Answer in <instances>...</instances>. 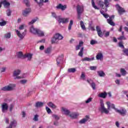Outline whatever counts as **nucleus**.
I'll return each mask as SVG.
<instances>
[{
  "label": "nucleus",
  "mask_w": 128,
  "mask_h": 128,
  "mask_svg": "<svg viewBox=\"0 0 128 128\" xmlns=\"http://www.w3.org/2000/svg\"><path fill=\"white\" fill-rule=\"evenodd\" d=\"M61 110L62 112H64V114H65L66 116H69L70 114V111L68 110V108H66L62 107Z\"/></svg>",
  "instance_id": "nucleus-14"
},
{
  "label": "nucleus",
  "mask_w": 128,
  "mask_h": 128,
  "mask_svg": "<svg viewBox=\"0 0 128 128\" xmlns=\"http://www.w3.org/2000/svg\"><path fill=\"white\" fill-rule=\"evenodd\" d=\"M20 74V70H14L13 72V77L14 78V80H20L22 78V76H18Z\"/></svg>",
  "instance_id": "nucleus-6"
},
{
  "label": "nucleus",
  "mask_w": 128,
  "mask_h": 128,
  "mask_svg": "<svg viewBox=\"0 0 128 128\" xmlns=\"http://www.w3.org/2000/svg\"><path fill=\"white\" fill-rule=\"evenodd\" d=\"M98 34V36H100V38H102V36H104V34H102V32H97Z\"/></svg>",
  "instance_id": "nucleus-49"
},
{
  "label": "nucleus",
  "mask_w": 128,
  "mask_h": 128,
  "mask_svg": "<svg viewBox=\"0 0 128 128\" xmlns=\"http://www.w3.org/2000/svg\"><path fill=\"white\" fill-rule=\"evenodd\" d=\"M109 18H110L107 19V22H108L110 26H116V24L114 23V22H112V20H114V15H112L109 16Z\"/></svg>",
  "instance_id": "nucleus-10"
},
{
  "label": "nucleus",
  "mask_w": 128,
  "mask_h": 128,
  "mask_svg": "<svg viewBox=\"0 0 128 128\" xmlns=\"http://www.w3.org/2000/svg\"><path fill=\"white\" fill-rule=\"evenodd\" d=\"M96 58L98 60H102V58H104V55L102 53H98V54L96 56Z\"/></svg>",
  "instance_id": "nucleus-25"
},
{
  "label": "nucleus",
  "mask_w": 128,
  "mask_h": 128,
  "mask_svg": "<svg viewBox=\"0 0 128 128\" xmlns=\"http://www.w3.org/2000/svg\"><path fill=\"white\" fill-rule=\"evenodd\" d=\"M90 70H96V66H90Z\"/></svg>",
  "instance_id": "nucleus-58"
},
{
  "label": "nucleus",
  "mask_w": 128,
  "mask_h": 128,
  "mask_svg": "<svg viewBox=\"0 0 128 128\" xmlns=\"http://www.w3.org/2000/svg\"><path fill=\"white\" fill-rule=\"evenodd\" d=\"M76 10L78 14V20H80L82 14V12H84V6L78 5L76 7Z\"/></svg>",
  "instance_id": "nucleus-4"
},
{
  "label": "nucleus",
  "mask_w": 128,
  "mask_h": 128,
  "mask_svg": "<svg viewBox=\"0 0 128 128\" xmlns=\"http://www.w3.org/2000/svg\"><path fill=\"white\" fill-rule=\"evenodd\" d=\"M17 36L20 38V40H24V38L26 34V30H24V32L21 34L18 30H16Z\"/></svg>",
  "instance_id": "nucleus-8"
},
{
  "label": "nucleus",
  "mask_w": 128,
  "mask_h": 128,
  "mask_svg": "<svg viewBox=\"0 0 128 128\" xmlns=\"http://www.w3.org/2000/svg\"><path fill=\"white\" fill-rule=\"evenodd\" d=\"M2 112H6L8 110V106L6 102H4L2 105Z\"/></svg>",
  "instance_id": "nucleus-13"
},
{
  "label": "nucleus",
  "mask_w": 128,
  "mask_h": 128,
  "mask_svg": "<svg viewBox=\"0 0 128 128\" xmlns=\"http://www.w3.org/2000/svg\"><path fill=\"white\" fill-rule=\"evenodd\" d=\"M90 44H92V46H94V44H98V41L92 40H90Z\"/></svg>",
  "instance_id": "nucleus-46"
},
{
  "label": "nucleus",
  "mask_w": 128,
  "mask_h": 128,
  "mask_svg": "<svg viewBox=\"0 0 128 128\" xmlns=\"http://www.w3.org/2000/svg\"><path fill=\"white\" fill-rule=\"evenodd\" d=\"M64 62V54H62L59 56L58 58H56V64L57 66H60V64H62V62Z\"/></svg>",
  "instance_id": "nucleus-9"
},
{
  "label": "nucleus",
  "mask_w": 128,
  "mask_h": 128,
  "mask_svg": "<svg viewBox=\"0 0 128 128\" xmlns=\"http://www.w3.org/2000/svg\"><path fill=\"white\" fill-rule=\"evenodd\" d=\"M44 52L46 54H50V52H52V48H48L46 50H45Z\"/></svg>",
  "instance_id": "nucleus-33"
},
{
  "label": "nucleus",
  "mask_w": 128,
  "mask_h": 128,
  "mask_svg": "<svg viewBox=\"0 0 128 128\" xmlns=\"http://www.w3.org/2000/svg\"><path fill=\"white\" fill-rule=\"evenodd\" d=\"M6 67L2 68H1V72H6Z\"/></svg>",
  "instance_id": "nucleus-61"
},
{
  "label": "nucleus",
  "mask_w": 128,
  "mask_h": 128,
  "mask_svg": "<svg viewBox=\"0 0 128 128\" xmlns=\"http://www.w3.org/2000/svg\"><path fill=\"white\" fill-rule=\"evenodd\" d=\"M56 8L57 10H66V5H62V4H60L56 6Z\"/></svg>",
  "instance_id": "nucleus-15"
},
{
  "label": "nucleus",
  "mask_w": 128,
  "mask_h": 128,
  "mask_svg": "<svg viewBox=\"0 0 128 128\" xmlns=\"http://www.w3.org/2000/svg\"><path fill=\"white\" fill-rule=\"evenodd\" d=\"M64 38V37L60 35V34H56L52 38L51 40V42L52 44H58V41L60 40H62Z\"/></svg>",
  "instance_id": "nucleus-3"
},
{
  "label": "nucleus",
  "mask_w": 128,
  "mask_h": 128,
  "mask_svg": "<svg viewBox=\"0 0 128 128\" xmlns=\"http://www.w3.org/2000/svg\"><path fill=\"white\" fill-rule=\"evenodd\" d=\"M90 86L92 88V90H96V83L94 82H92V84L90 85Z\"/></svg>",
  "instance_id": "nucleus-48"
},
{
  "label": "nucleus",
  "mask_w": 128,
  "mask_h": 128,
  "mask_svg": "<svg viewBox=\"0 0 128 128\" xmlns=\"http://www.w3.org/2000/svg\"><path fill=\"white\" fill-rule=\"evenodd\" d=\"M34 106L36 108H42L44 106V102H36Z\"/></svg>",
  "instance_id": "nucleus-18"
},
{
  "label": "nucleus",
  "mask_w": 128,
  "mask_h": 128,
  "mask_svg": "<svg viewBox=\"0 0 128 128\" xmlns=\"http://www.w3.org/2000/svg\"><path fill=\"white\" fill-rule=\"evenodd\" d=\"M96 30L97 32H98L102 31V29L100 28V26H96Z\"/></svg>",
  "instance_id": "nucleus-52"
},
{
  "label": "nucleus",
  "mask_w": 128,
  "mask_h": 128,
  "mask_svg": "<svg viewBox=\"0 0 128 128\" xmlns=\"http://www.w3.org/2000/svg\"><path fill=\"white\" fill-rule=\"evenodd\" d=\"M88 120H90V116H86V118L80 120L79 123H80V124H86V122H88Z\"/></svg>",
  "instance_id": "nucleus-16"
},
{
  "label": "nucleus",
  "mask_w": 128,
  "mask_h": 128,
  "mask_svg": "<svg viewBox=\"0 0 128 128\" xmlns=\"http://www.w3.org/2000/svg\"><path fill=\"white\" fill-rule=\"evenodd\" d=\"M110 0H104V4L106 6V12H108V8H110Z\"/></svg>",
  "instance_id": "nucleus-26"
},
{
  "label": "nucleus",
  "mask_w": 128,
  "mask_h": 128,
  "mask_svg": "<svg viewBox=\"0 0 128 128\" xmlns=\"http://www.w3.org/2000/svg\"><path fill=\"white\" fill-rule=\"evenodd\" d=\"M107 96H108V94H106V92H104L100 94L98 96H99V98H106Z\"/></svg>",
  "instance_id": "nucleus-28"
},
{
  "label": "nucleus",
  "mask_w": 128,
  "mask_h": 128,
  "mask_svg": "<svg viewBox=\"0 0 128 128\" xmlns=\"http://www.w3.org/2000/svg\"><path fill=\"white\" fill-rule=\"evenodd\" d=\"M120 72L122 76H124L126 74V70H124V68H121Z\"/></svg>",
  "instance_id": "nucleus-37"
},
{
  "label": "nucleus",
  "mask_w": 128,
  "mask_h": 128,
  "mask_svg": "<svg viewBox=\"0 0 128 128\" xmlns=\"http://www.w3.org/2000/svg\"><path fill=\"white\" fill-rule=\"evenodd\" d=\"M6 15L8 16H12V10H10V9L7 10Z\"/></svg>",
  "instance_id": "nucleus-42"
},
{
  "label": "nucleus",
  "mask_w": 128,
  "mask_h": 128,
  "mask_svg": "<svg viewBox=\"0 0 128 128\" xmlns=\"http://www.w3.org/2000/svg\"><path fill=\"white\" fill-rule=\"evenodd\" d=\"M38 30V28H34L32 26L30 28V32L32 34H36V32Z\"/></svg>",
  "instance_id": "nucleus-19"
},
{
  "label": "nucleus",
  "mask_w": 128,
  "mask_h": 128,
  "mask_svg": "<svg viewBox=\"0 0 128 128\" xmlns=\"http://www.w3.org/2000/svg\"><path fill=\"white\" fill-rule=\"evenodd\" d=\"M72 24H74V21L72 20H70L69 26H68V30H72Z\"/></svg>",
  "instance_id": "nucleus-39"
},
{
  "label": "nucleus",
  "mask_w": 128,
  "mask_h": 128,
  "mask_svg": "<svg viewBox=\"0 0 128 128\" xmlns=\"http://www.w3.org/2000/svg\"><path fill=\"white\" fill-rule=\"evenodd\" d=\"M28 58V60H30L32 58V54H28L24 55V58Z\"/></svg>",
  "instance_id": "nucleus-29"
},
{
  "label": "nucleus",
  "mask_w": 128,
  "mask_h": 128,
  "mask_svg": "<svg viewBox=\"0 0 128 128\" xmlns=\"http://www.w3.org/2000/svg\"><path fill=\"white\" fill-rule=\"evenodd\" d=\"M118 40H126V38L124 36H122L118 38Z\"/></svg>",
  "instance_id": "nucleus-43"
},
{
  "label": "nucleus",
  "mask_w": 128,
  "mask_h": 128,
  "mask_svg": "<svg viewBox=\"0 0 128 128\" xmlns=\"http://www.w3.org/2000/svg\"><path fill=\"white\" fill-rule=\"evenodd\" d=\"M118 46L120 48H124V44H122V42H119Z\"/></svg>",
  "instance_id": "nucleus-55"
},
{
  "label": "nucleus",
  "mask_w": 128,
  "mask_h": 128,
  "mask_svg": "<svg viewBox=\"0 0 128 128\" xmlns=\"http://www.w3.org/2000/svg\"><path fill=\"white\" fill-rule=\"evenodd\" d=\"M83 52H84V47H82L80 50V52L78 54V56H81L82 58V56H84Z\"/></svg>",
  "instance_id": "nucleus-36"
},
{
  "label": "nucleus",
  "mask_w": 128,
  "mask_h": 128,
  "mask_svg": "<svg viewBox=\"0 0 128 128\" xmlns=\"http://www.w3.org/2000/svg\"><path fill=\"white\" fill-rule=\"evenodd\" d=\"M123 52L124 54V56H128V49L124 50Z\"/></svg>",
  "instance_id": "nucleus-47"
},
{
  "label": "nucleus",
  "mask_w": 128,
  "mask_h": 128,
  "mask_svg": "<svg viewBox=\"0 0 128 128\" xmlns=\"http://www.w3.org/2000/svg\"><path fill=\"white\" fill-rule=\"evenodd\" d=\"M98 6H100V8H104V2H103L102 0L99 1Z\"/></svg>",
  "instance_id": "nucleus-40"
},
{
  "label": "nucleus",
  "mask_w": 128,
  "mask_h": 128,
  "mask_svg": "<svg viewBox=\"0 0 128 128\" xmlns=\"http://www.w3.org/2000/svg\"><path fill=\"white\" fill-rule=\"evenodd\" d=\"M6 24V21H5L2 18L0 19V26H4Z\"/></svg>",
  "instance_id": "nucleus-30"
},
{
  "label": "nucleus",
  "mask_w": 128,
  "mask_h": 128,
  "mask_svg": "<svg viewBox=\"0 0 128 128\" xmlns=\"http://www.w3.org/2000/svg\"><path fill=\"white\" fill-rule=\"evenodd\" d=\"M108 109L104 107V101L102 100H100V107L98 108V110L100 112H101L102 114H108L110 112V107L113 110H114L115 112L118 114H119L122 116H124L126 115V108H122L120 110H118L116 108V106L114 104H111L110 102H106Z\"/></svg>",
  "instance_id": "nucleus-1"
},
{
  "label": "nucleus",
  "mask_w": 128,
  "mask_h": 128,
  "mask_svg": "<svg viewBox=\"0 0 128 128\" xmlns=\"http://www.w3.org/2000/svg\"><path fill=\"white\" fill-rule=\"evenodd\" d=\"M38 20V17H36V18L32 19L30 22L28 23V24H34Z\"/></svg>",
  "instance_id": "nucleus-32"
},
{
  "label": "nucleus",
  "mask_w": 128,
  "mask_h": 128,
  "mask_svg": "<svg viewBox=\"0 0 128 128\" xmlns=\"http://www.w3.org/2000/svg\"><path fill=\"white\" fill-rule=\"evenodd\" d=\"M46 110L48 114H50V112H52V110H50V108H48V106H46Z\"/></svg>",
  "instance_id": "nucleus-53"
},
{
  "label": "nucleus",
  "mask_w": 128,
  "mask_h": 128,
  "mask_svg": "<svg viewBox=\"0 0 128 128\" xmlns=\"http://www.w3.org/2000/svg\"><path fill=\"white\" fill-rule=\"evenodd\" d=\"M47 104L49 108H50L53 110L56 108V104L52 103V102H49Z\"/></svg>",
  "instance_id": "nucleus-21"
},
{
  "label": "nucleus",
  "mask_w": 128,
  "mask_h": 128,
  "mask_svg": "<svg viewBox=\"0 0 128 128\" xmlns=\"http://www.w3.org/2000/svg\"><path fill=\"white\" fill-rule=\"evenodd\" d=\"M68 116L72 120H74L77 118L78 116V113H76V112H70Z\"/></svg>",
  "instance_id": "nucleus-11"
},
{
  "label": "nucleus",
  "mask_w": 128,
  "mask_h": 128,
  "mask_svg": "<svg viewBox=\"0 0 128 128\" xmlns=\"http://www.w3.org/2000/svg\"><path fill=\"white\" fill-rule=\"evenodd\" d=\"M18 124L16 120H13L10 122V126H12V128H16V125Z\"/></svg>",
  "instance_id": "nucleus-23"
},
{
  "label": "nucleus",
  "mask_w": 128,
  "mask_h": 128,
  "mask_svg": "<svg viewBox=\"0 0 128 128\" xmlns=\"http://www.w3.org/2000/svg\"><path fill=\"white\" fill-rule=\"evenodd\" d=\"M26 82H28V80H20V82L22 84H26Z\"/></svg>",
  "instance_id": "nucleus-54"
},
{
  "label": "nucleus",
  "mask_w": 128,
  "mask_h": 128,
  "mask_svg": "<svg viewBox=\"0 0 128 128\" xmlns=\"http://www.w3.org/2000/svg\"><path fill=\"white\" fill-rule=\"evenodd\" d=\"M30 12H32V8H26L25 10H22V15L23 16L26 17L28 16Z\"/></svg>",
  "instance_id": "nucleus-7"
},
{
  "label": "nucleus",
  "mask_w": 128,
  "mask_h": 128,
  "mask_svg": "<svg viewBox=\"0 0 128 128\" xmlns=\"http://www.w3.org/2000/svg\"><path fill=\"white\" fill-rule=\"evenodd\" d=\"M54 125L56 126H60V123L58 122V120H55L54 122Z\"/></svg>",
  "instance_id": "nucleus-50"
},
{
  "label": "nucleus",
  "mask_w": 128,
  "mask_h": 128,
  "mask_svg": "<svg viewBox=\"0 0 128 128\" xmlns=\"http://www.w3.org/2000/svg\"><path fill=\"white\" fill-rule=\"evenodd\" d=\"M36 34H38V36H44V32L40 29H38V30H37Z\"/></svg>",
  "instance_id": "nucleus-20"
},
{
  "label": "nucleus",
  "mask_w": 128,
  "mask_h": 128,
  "mask_svg": "<svg viewBox=\"0 0 128 128\" xmlns=\"http://www.w3.org/2000/svg\"><path fill=\"white\" fill-rule=\"evenodd\" d=\"M1 4H4V8H9L10 6V2H8L6 0H4L1 2Z\"/></svg>",
  "instance_id": "nucleus-17"
},
{
  "label": "nucleus",
  "mask_w": 128,
  "mask_h": 128,
  "mask_svg": "<svg viewBox=\"0 0 128 128\" xmlns=\"http://www.w3.org/2000/svg\"><path fill=\"white\" fill-rule=\"evenodd\" d=\"M24 2L26 6L30 8V0H24Z\"/></svg>",
  "instance_id": "nucleus-31"
},
{
  "label": "nucleus",
  "mask_w": 128,
  "mask_h": 128,
  "mask_svg": "<svg viewBox=\"0 0 128 128\" xmlns=\"http://www.w3.org/2000/svg\"><path fill=\"white\" fill-rule=\"evenodd\" d=\"M92 6H93V8H95V10H100V8H98V6H96V4L94 3V0H92Z\"/></svg>",
  "instance_id": "nucleus-38"
},
{
  "label": "nucleus",
  "mask_w": 128,
  "mask_h": 128,
  "mask_svg": "<svg viewBox=\"0 0 128 128\" xmlns=\"http://www.w3.org/2000/svg\"><path fill=\"white\" fill-rule=\"evenodd\" d=\"M38 114L34 116V118H33V120L34 122H38Z\"/></svg>",
  "instance_id": "nucleus-41"
},
{
  "label": "nucleus",
  "mask_w": 128,
  "mask_h": 128,
  "mask_svg": "<svg viewBox=\"0 0 128 128\" xmlns=\"http://www.w3.org/2000/svg\"><path fill=\"white\" fill-rule=\"evenodd\" d=\"M87 82L90 84V86L94 82V81L91 79L87 80Z\"/></svg>",
  "instance_id": "nucleus-57"
},
{
  "label": "nucleus",
  "mask_w": 128,
  "mask_h": 128,
  "mask_svg": "<svg viewBox=\"0 0 128 128\" xmlns=\"http://www.w3.org/2000/svg\"><path fill=\"white\" fill-rule=\"evenodd\" d=\"M22 118H26V114L24 111H22Z\"/></svg>",
  "instance_id": "nucleus-60"
},
{
  "label": "nucleus",
  "mask_w": 128,
  "mask_h": 128,
  "mask_svg": "<svg viewBox=\"0 0 128 128\" xmlns=\"http://www.w3.org/2000/svg\"><path fill=\"white\" fill-rule=\"evenodd\" d=\"M52 116L56 120H60V117L56 114H53Z\"/></svg>",
  "instance_id": "nucleus-44"
},
{
  "label": "nucleus",
  "mask_w": 128,
  "mask_h": 128,
  "mask_svg": "<svg viewBox=\"0 0 128 128\" xmlns=\"http://www.w3.org/2000/svg\"><path fill=\"white\" fill-rule=\"evenodd\" d=\"M68 72H72V74H74L76 72V68H70L68 69Z\"/></svg>",
  "instance_id": "nucleus-35"
},
{
  "label": "nucleus",
  "mask_w": 128,
  "mask_h": 128,
  "mask_svg": "<svg viewBox=\"0 0 128 128\" xmlns=\"http://www.w3.org/2000/svg\"><path fill=\"white\" fill-rule=\"evenodd\" d=\"M6 38H10V33H8L5 34Z\"/></svg>",
  "instance_id": "nucleus-56"
},
{
  "label": "nucleus",
  "mask_w": 128,
  "mask_h": 128,
  "mask_svg": "<svg viewBox=\"0 0 128 128\" xmlns=\"http://www.w3.org/2000/svg\"><path fill=\"white\" fill-rule=\"evenodd\" d=\"M44 4V0H40L39 3H38V5L39 6H43Z\"/></svg>",
  "instance_id": "nucleus-51"
},
{
  "label": "nucleus",
  "mask_w": 128,
  "mask_h": 128,
  "mask_svg": "<svg viewBox=\"0 0 128 128\" xmlns=\"http://www.w3.org/2000/svg\"><path fill=\"white\" fill-rule=\"evenodd\" d=\"M92 98H88L86 101V104H88L89 102H92Z\"/></svg>",
  "instance_id": "nucleus-59"
},
{
  "label": "nucleus",
  "mask_w": 128,
  "mask_h": 128,
  "mask_svg": "<svg viewBox=\"0 0 128 128\" xmlns=\"http://www.w3.org/2000/svg\"><path fill=\"white\" fill-rule=\"evenodd\" d=\"M97 74L99 76L100 78H104L106 76V73L102 70H99L97 72Z\"/></svg>",
  "instance_id": "nucleus-22"
},
{
  "label": "nucleus",
  "mask_w": 128,
  "mask_h": 128,
  "mask_svg": "<svg viewBox=\"0 0 128 128\" xmlns=\"http://www.w3.org/2000/svg\"><path fill=\"white\" fill-rule=\"evenodd\" d=\"M13 90L14 87L10 86H5L1 88V90H4V92H10V90Z\"/></svg>",
  "instance_id": "nucleus-12"
},
{
  "label": "nucleus",
  "mask_w": 128,
  "mask_h": 128,
  "mask_svg": "<svg viewBox=\"0 0 128 128\" xmlns=\"http://www.w3.org/2000/svg\"><path fill=\"white\" fill-rule=\"evenodd\" d=\"M94 60V57H92V58L86 57V58H82V62H92V60Z\"/></svg>",
  "instance_id": "nucleus-24"
},
{
  "label": "nucleus",
  "mask_w": 128,
  "mask_h": 128,
  "mask_svg": "<svg viewBox=\"0 0 128 128\" xmlns=\"http://www.w3.org/2000/svg\"><path fill=\"white\" fill-rule=\"evenodd\" d=\"M38 42H46V40L42 39V40L38 41Z\"/></svg>",
  "instance_id": "nucleus-64"
},
{
  "label": "nucleus",
  "mask_w": 128,
  "mask_h": 128,
  "mask_svg": "<svg viewBox=\"0 0 128 128\" xmlns=\"http://www.w3.org/2000/svg\"><path fill=\"white\" fill-rule=\"evenodd\" d=\"M52 16L54 18L57 20L59 24H66V22H68V18H60V16H56V13L52 12Z\"/></svg>",
  "instance_id": "nucleus-2"
},
{
  "label": "nucleus",
  "mask_w": 128,
  "mask_h": 128,
  "mask_svg": "<svg viewBox=\"0 0 128 128\" xmlns=\"http://www.w3.org/2000/svg\"><path fill=\"white\" fill-rule=\"evenodd\" d=\"M80 79L82 80H86V75L84 74V72H82V73Z\"/></svg>",
  "instance_id": "nucleus-45"
},
{
  "label": "nucleus",
  "mask_w": 128,
  "mask_h": 128,
  "mask_svg": "<svg viewBox=\"0 0 128 128\" xmlns=\"http://www.w3.org/2000/svg\"><path fill=\"white\" fill-rule=\"evenodd\" d=\"M24 28V25H20L19 27V30H22Z\"/></svg>",
  "instance_id": "nucleus-63"
},
{
  "label": "nucleus",
  "mask_w": 128,
  "mask_h": 128,
  "mask_svg": "<svg viewBox=\"0 0 128 128\" xmlns=\"http://www.w3.org/2000/svg\"><path fill=\"white\" fill-rule=\"evenodd\" d=\"M80 26H81V28L83 30H86V26H84V23L83 21L80 22Z\"/></svg>",
  "instance_id": "nucleus-34"
},
{
  "label": "nucleus",
  "mask_w": 128,
  "mask_h": 128,
  "mask_svg": "<svg viewBox=\"0 0 128 128\" xmlns=\"http://www.w3.org/2000/svg\"><path fill=\"white\" fill-rule=\"evenodd\" d=\"M116 8L120 16H122V14H124L126 12V10H124V8L120 6V4H116Z\"/></svg>",
  "instance_id": "nucleus-5"
},
{
  "label": "nucleus",
  "mask_w": 128,
  "mask_h": 128,
  "mask_svg": "<svg viewBox=\"0 0 128 128\" xmlns=\"http://www.w3.org/2000/svg\"><path fill=\"white\" fill-rule=\"evenodd\" d=\"M16 56L18 58H24V56L22 54V52H19L16 53Z\"/></svg>",
  "instance_id": "nucleus-27"
},
{
  "label": "nucleus",
  "mask_w": 128,
  "mask_h": 128,
  "mask_svg": "<svg viewBox=\"0 0 128 128\" xmlns=\"http://www.w3.org/2000/svg\"><path fill=\"white\" fill-rule=\"evenodd\" d=\"M110 36V32H106L105 34H104V36L105 38H108V36Z\"/></svg>",
  "instance_id": "nucleus-62"
}]
</instances>
